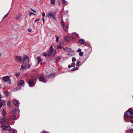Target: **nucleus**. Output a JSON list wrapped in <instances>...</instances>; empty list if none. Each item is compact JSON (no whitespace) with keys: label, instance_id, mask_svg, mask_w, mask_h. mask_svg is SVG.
Listing matches in <instances>:
<instances>
[{"label":"nucleus","instance_id":"a878e982","mask_svg":"<svg viewBox=\"0 0 133 133\" xmlns=\"http://www.w3.org/2000/svg\"><path fill=\"white\" fill-rule=\"evenodd\" d=\"M57 48L58 49H62V47L61 46L60 44H58L57 46Z\"/></svg>","mask_w":133,"mask_h":133},{"label":"nucleus","instance_id":"f8f14e48","mask_svg":"<svg viewBox=\"0 0 133 133\" xmlns=\"http://www.w3.org/2000/svg\"><path fill=\"white\" fill-rule=\"evenodd\" d=\"M62 57V56H59L55 59H54V61L55 62H56L57 61H58Z\"/></svg>","mask_w":133,"mask_h":133},{"label":"nucleus","instance_id":"423d86ee","mask_svg":"<svg viewBox=\"0 0 133 133\" xmlns=\"http://www.w3.org/2000/svg\"><path fill=\"white\" fill-rule=\"evenodd\" d=\"M78 35L76 33H73L71 36V38L73 39H76L78 36Z\"/></svg>","mask_w":133,"mask_h":133},{"label":"nucleus","instance_id":"58836bf2","mask_svg":"<svg viewBox=\"0 0 133 133\" xmlns=\"http://www.w3.org/2000/svg\"><path fill=\"white\" fill-rule=\"evenodd\" d=\"M76 60V58L75 57L72 58V61L73 62H74Z\"/></svg>","mask_w":133,"mask_h":133},{"label":"nucleus","instance_id":"9d476101","mask_svg":"<svg viewBox=\"0 0 133 133\" xmlns=\"http://www.w3.org/2000/svg\"><path fill=\"white\" fill-rule=\"evenodd\" d=\"M55 14V13L54 12H49L47 15V17L48 18H50L51 17H52Z\"/></svg>","mask_w":133,"mask_h":133},{"label":"nucleus","instance_id":"13d9d810","mask_svg":"<svg viewBox=\"0 0 133 133\" xmlns=\"http://www.w3.org/2000/svg\"><path fill=\"white\" fill-rule=\"evenodd\" d=\"M8 14V13H7L5 15L4 17H3V18H4L5 17L6 15H7Z\"/></svg>","mask_w":133,"mask_h":133},{"label":"nucleus","instance_id":"a19ab883","mask_svg":"<svg viewBox=\"0 0 133 133\" xmlns=\"http://www.w3.org/2000/svg\"><path fill=\"white\" fill-rule=\"evenodd\" d=\"M75 63L74 62H73L71 64V65L72 66V67H74L75 66Z\"/></svg>","mask_w":133,"mask_h":133},{"label":"nucleus","instance_id":"3c124183","mask_svg":"<svg viewBox=\"0 0 133 133\" xmlns=\"http://www.w3.org/2000/svg\"><path fill=\"white\" fill-rule=\"evenodd\" d=\"M55 14L52 17L55 20H56V19L55 18Z\"/></svg>","mask_w":133,"mask_h":133},{"label":"nucleus","instance_id":"37998d69","mask_svg":"<svg viewBox=\"0 0 133 133\" xmlns=\"http://www.w3.org/2000/svg\"><path fill=\"white\" fill-rule=\"evenodd\" d=\"M32 14H34V15H35V14H34L32 12H30L29 13V15L30 16H31Z\"/></svg>","mask_w":133,"mask_h":133},{"label":"nucleus","instance_id":"f3484780","mask_svg":"<svg viewBox=\"0 0 133 133\" xmlns=\"http://www.w3.org/2000/svg\"><path fill=\"white\" fill-rule=\"evenodd\" d=\"M28 84L29 86H32L34 85V83L32 81L30 80L28 81Z\"/></svg>","mask_w":133,"mask_h":133},{"label":"nucleus","instance_id":"c756f323","mask_svg":"<svg viewBox=\"0 0 133 133\" xmlns=\"http://www.w3.org/2000/svg\"><path fill=\"white\" fill-rule=\"evenodd\" d=\"M16 111L17 110L16 109H15L13 110L12 113L13 114H16Z\"/></svg>","mask_w":133,"mask_h":133},{"label":"nucleus","instance_id":"412c9836","mask_svg":"<svg viewBox=\"0 0 133 133\" xmlns=\"http://www.w3.org/2000/svg\"><path fill=\"white\" fill-rule=\"evenodd\" d=\"M39 80L42 82H43V81L45 80V78L43 76H40Z\"/></svg>","mask_w":133,"mask_h":133},{"label":"nucleus","instance_id":"0e129e2a","mask_svg":"<svg viewBox=\"0 0 133 133\" xmlns=\"http://www.w3.org/2000/svg\"><path fill=\"white\" fill-rule=\"evenodd\" d=\"M1 88V85H0V88Z\"/></svg>","mask_w":133,"mask_h":133},{"label":"nucleus","instance_id":"ea45409f","mask_svg":"<svg viewBox=\"0 0 133 133\" xmlns=\"http://www.w3.org/2000/svg\"><path fill=\"white\" fill-rule=\"evenodd\" d=\"M42 16H43L42 17L44 18L45 15V14L44 12H43L42 14Z\"/></svg>","mask_w":133,"mask_h":133},{"label":"nucleus","instance_id":"1a4fd4ad","mask_svg":"<svg viewBox=\"0 0 133 133\" xmlns=\"http://www.w3.org/2000/svg\"><path fill=\"white\" fill-rule=\"evenodd\" d=\"M13 103L16 107H18L19 106V103L16 100H14L13 101Z\"/></svg>","mask_w":133,"mask_h":133},{"label":"nucleus","instance_id":"f03ea898","mask_svg":"<svg viewBox=\"0 0 133 133\" xmlns=\"http://www.w3.org/2000/svg\"><path fill=\"white\" fill-rule=\"evenodd\" d=\"M5 123H10V121L9 118L6 117L1 118L0 120V123L2 124Z\"/></svg>","mask_w":133,"mask_h":133},{"label":"nucleus","instance_id":"c9c22d12","mask_svg":"<svg viewBox=\"0 0 133 133\" xmlns=\"http://www.w3.org/2000/svg\"><path fill=\"white\" fill-rule=\"evenodd\" d=\"M61 24L62 25V26H64V25H65V24L64 23V21L63 19H62L61 21Z\"/></svg>","mask_w":133,"mask_h":133},{"label":"nucleus","instance_id":"9b49d317","mask_svg":"<svg viewBox=\"0 0 133 133\" xmlns=\"http://www.w3.org/2000/svg\"><path fill=\"white\" fill-rule=\"evenodd\" d=\"M37 59L38 63L40 64V65H41L42 63V60L39 57H37Z\"/></svg>","mask_w":133,"mask_h":133},{"label":"nucleus","instance_id":"c03bdc74","mask_svg":"<svg viewBox=\"0 0 133 133\" xmlns=\"http://www.w3.org/2000/svg\"><path fill=\"white\" fill-rule=\"evenodd\" d=\"M130 121L131 123H133V116L131 118Z\"/></svg>","mask_w":133,"mask_h":133},{"label":"nucleus","instance_id":"5fc2aeb1","mask_svg":"<svg viewBox=\"0 0 133 133\" xmlns=\"http://www.w3.org/2000/svg\"><path fill=\"white\" fill-rule=\"evenodd\" d=\"M42 21L43 23V24H44V18L43 17H42Z\"/></svg>","mask_w":133,"mask_h":133},{"label":"nucleus","instance_id":"49530a36","mask_svg":"<svg viewBox=\"0 0 133 133\" xmlns=\"http://www.w3.org/2000/svg\"><path fill=\"white\" fill-rule=\"evenodd\" d=\"M59 38L58 37H57L56 38V42H58L59 40Z\"/></svg>","mask_w":133,"mask_h":133},{"label":"nucleus","instance_id":"7c9ffc66","mask_svg":"<svg viewBox=\"0 0 133 133\" xmlns=\"http://www.w3.org/2000/svg\"><path fill=\"white\" fill-rule=\"evenodd\" d=\"M12 132L13 133H17V130L14 129H12Z\"/></svg>","mask_w":133,"mask_h":133},{"label":"nucleus","instance_id":"2f4dec72","mask_svg":"<svg viewBox=\"0 0 133 133\" xmlns=\"http://www.w3.org/2000/svg\"><path fill=\"white\" fill-rule=\"evenodd\" d=\"M6 111H5V110H4L2 111V114H3V116H5L6 115Z\"/></svg>","mask_w":133,"mask_h":133},{"label":"nucleus","instance_id":"e433bc0d","mask_svg":"<svg viewBox=\"0 0 133 133\" xmlns=\"http://www.w3.org/2000/svg\"><path fill=\"white\" fill-rule=\"evenodd\" d=\"M62 2L63 3L65 4L66 3V2L65 0H62Z\"/></svg>","mask_w":133,"mask_h":133},{"label":"nucleus","instance_id":"4468645a","mask_svg":"<svg viewBox=\"0 0 133 133\" xmlns=\"http://www.w3.org/2000/svg\"><path fill=\"white\" fill-rule=\"evenodd\" d=\"M126 111H128V113L132 115L133 114V109L132 108H129Z\"/></svg>","mask_w":133,"mask_h":133},{"label":"nucleus","instance_id":"cd10ccee","mask_svg":"<svg viewBox=\"0 0 133 133\" xmlns=\"http://www.w3.org/2000/svg\"><path fill=\"white\" fill-rule=\"evenodd\" d=\"M78 69V68L77 67H76V68H74L72 69L71 70V71H75L77 70Z\"/></svg>","mask_w":133,"mask_h":133},{"label":"nucleus","instance_id":"f704fd0d","mask_svg":"<svg viewBox=\"0 0 133 133\" xmlns=\"http://www.w3.org/2000/svg\"><path fill=\"white\" fill-rule=\"evenodd\" d=\"M127 131H129V133H132L133 132V130L132 129H130L128 130Z\"/></svg>","mask_w":133,"mask_h":133},{"label":"nucleus","instance_id":"603ef678","mask_svg":"<svg viewBox=\"0 0 133 133\" xmlns=\"http://www.w3.org/2000/svg\"><path fill=\"white\" fill-rule=\"evenodd\" d=\"M71 66H72L71 65H68V68H71Z\"/></svg>","mask_w":133,"mask_h":133},{"label":"nucleus","instance_id":"bf43d9fd","mask_svg":"<svg viewBox=\"0 0 133 133\" xmlns=\"http://www.w3.org/2000/svg\"><path fill=\"white\" fill-rule=\"evenodd\" d=\"M41 133H45V132L44 131H43L41 132Z\"/></svg>","mask_w":133,"mask_h":133},{"label":"nucleus","instance_id":"4c0bfd02","mask_svg":"<svg viewBox=\"0 0 133 133\" xmlns=\"http://www.w3.org/2000/svg\"><path fill=\"white\" fill-rule=\"evenodd\" d=\"M83 54V53L82 52H81L79 53V55L80 56H82Z\"/></svg>","mask_w":133,"mask_h":133},{"label":"nucleus","instance_id":"a211bd4d","mask_svg":"<svg viewBox=\"0 0 133 133\" xmlns=\"http://www.w3.org/2000/svg\"><path fill=\"white\" fill-rule=\"evenodd\" d=\"M63 26L64 30L65 31H67L68 30V27L67 25L65 24V25Z\"/></svg>","mask_w":133,"mask_h":133},{"label":"nucleus","instance_id":"ddd939ff","mask_svg":"<svg viewBox=\"0 0 133 133\" xmlns=\"http://www.w3.org/2000/svg\"><path fill=\"white\" fill-rule=\"evenodd\" d=\"M22 16V14H19L16 16L15 18L16 20H18Z\"/></svg>","mask_w":133,"mask_h":133},{"label":"nucleus","instance_id":"7ed1b4c3","mask_svg":"<svg viewBox=\"0 0 133 133\" xmlns=\"http://www.w3.org/2000/svg\"><path fill=\"white\" fill-rule=\"evenodd\" d=\"M128 111H126L124 113V119L125 121L127 122L129 121V120L126 118H130L131 116L132 115L128 113Z\"/></svg>","mask_w":133,"mask_h":133},{"label":"nucleus","instance_id":"2eb2a0df","mask_svg":"<svg viewBox=\"0 0 133 133\" xmlns=\"http://www.w3.org/2000/svg\"><path fill=\"white\" fill-rule=\"evenodd\" d=\"M64 39L66 42H69L70 40V38L69 36H66L64 37Z\"/></svg>","mask_w":133,"mask_h":133},{"label":"nucleus","instance_id":"09e8293b","mask_svg":"<svg viewBox=\"0 0 133 133\" xmlns=\"http://www.w3.org/2000/svg\"><path fill=\"white\" fill-rule=\"evenodd\" d=\"M16 76L17 77H18L19 76V74L18 73H16Z\"/></svg>","mask_w":133,"mask_h":133},{"label":"nucleus","instance_id":"8fccbe9b","mask_svg":"<svg viewBox=\"0 0 133 133\" xmlns=\"http://www.w3.org/2000/svg\"><path fill=\"white\" fill-rule=\"evenodd\" d=\"M40 19H37L34 22V23H35L37 21H39L40 20Z\"/></svg>","mask_w":133,"mask_h":133},{"label":"nucleus","instance_id":"0eeeda50","mask_svg":"<svg viewBox=\"0 0 133 133\" xmlns=\"http://www.w3.org/2000/svg\"><path fill=\"white\" fill-rule=\"evenodd\" d=\"M18 85L19 86H21L22 87H24V81L22 80L18 82Z\"/></svg>","mask_w":133,"mask_h":133},{"label":"nucleus","instance_id":"20e7f679","mask_svg":"<svg viewBox=\"0 0 133 133\" xmlns=\"http://www.w3.org/2000/svg\"><path fill=\"white\" fill-rule=\"evenodd\" d=\"M56 52L55 50L54 49L52 46H51L49 50V54L50 55L52 56H54L55 55Z\"/></svg>","mask_w":133,"mask_h":133},{"label":"nucleus","instance_id":"6e6d98bb","mask_svg":"<svg viewBox=\"0 0 133 133\" xmlns=\"http://www.w3.org/2000/svg\"><path fill=\"white\" fill-rule=\"evenodd\" d=\"M31 10L33 11H34V12H36V11H35V10H33V9H31Z\"/></svg>","mask_w":133,"mask_h":133},{"label":"nucleus","instance_id":"72a5a7b5","mask_svg":"<svg viewBox=\"0 0 133 133\" xmlns=\"http://www.w3.org/2000/svg\"><path fill=\"white\" fill-rule=\"evenodd\" d=\"M55 0H51V3L52 4L54 5L55 4Z\"/></svg>","mask_w":133,"mask_h":133},{"label":"nucleus","instance_id":"b1692460","mask_svg":"<svg viewBox=\"0 0 133 133\" xmlns=\"http://www.w3.org/2000/svg\"><path fill=\"white\" fill-rule=\"evenodd\" d=\"M55 75V73H51L49 75V77H53Z\"/></svg>","mask_w":133,"mask_h":133},{"label":"nucleus","instance_id":"de8ad7c7","mask_svg":"<svg viewBox=\"0 0 133 133\" xmlns=\"http://www.w3.org/2000/svg\"><path fill=\"white\" fill-rule=\"evenodd\" d=\"M77 51L78 52H81V49H78Z\"/></svg>","mask_w":133,"mask_h":133},{"label":"nucleus","instance_id":"aec40b11","mask_svg":"<svg viewBox=\"0 0 133 133\" xmlns=\"http://www.w3.org/2000/svg\"><path fill=\"white\" fill-rule=\"evenodd\" d=\"M9 126H6V130H7L9 131H10L11 130V128L10 126L9 125H10L8 124Z\"/></svg>","mask_w":133,"mask_h":133},{"label":"nucleus","instance_id":"864d4df0","mask_svg":"<svg viewBox=\"0 0 133 133\" xmlns=\"http://www.w3.org/2000/svg\"><path fill=\"white\" fill-rule=\"evenodd\" d=\"M43 55L45 56H47V54L46 53H44Z\"/></svg>","mask_w":133,"mask_h":133},{"label":"nucleus","instance_id":"a18cd8bd","mask_svg":"<svg viewBox=\"0 0 133 133\" xmlns=\"http://www.w3.org/2000/svg\"><path fill=\"white\" fill-rule=\"evenodd\" d=\"M3 105V103L2 102H0V108H1Z\"/></svg>","mask_w":133,"mask_h":133},{"label":"nucleus","instance_id":"393cba45","mask_svg":"<svg viewBox=\"0 0 133 133\" xmlns=\"http://www.w3.org/2000/svg\"><path fill=\"white\" fill-rule=\"evenodd\" d=\"M10 118L12 119H16V117L15 116L12 115L10 116Z\"/></svg>","mask_w":133,"mask_h":133},{"label":"nucleus","instance_id":"4be33fe9","mask_svg":"<svg viewBox=\"0 0 133 133\" xmlns=\"http://www.w3.org/2000/svg\"><path fill=\"white\" fill-rule=\"evenodd\" d=\"M6 126H5L4 125H2L1 126V128L3 130H6Z\"/></svg>","mask_w":133,"mask_h":133},{"label":"nucleus","instance_id":"f257e3e1","mask_svg":"<svg viewBox=\"0 0 133 133\" xmlns=\"http://www.w3.org/2000/svg\"><path fill=\"white\" fill-rule=\"evenodd\" d=\"M29 61V59L28 56L26 55H24L23 62L20 69L21 71H23L29 68L30 65Z\"/></svg>","mask_w":133,"mask_h":133},{"label":"nucleus","instance_id":"6e6552de","mask_svg":"<svg viewBox=\"0 0 133 133\" xmlns=\"http://www.w3.org/2000/svg\"><path fill=\"white\" fill-rule=\"evenodd\" d=\"M63 49L65 51L67 52H70L72 51V50L71 49L67 47L63 48Z\"/></svg>","mask_w":133,"mask_h":133},{"label":"nucleus","instance_id":"680f3d73","mask_svg":"<svg viewBox=\"0 0 133 133\" xmlns=\"http://www.w3.org/2000/svg\"><path fill=\"white\" fill-rule=\"evenodd\" d=\"M1 56V53H0V56Z\"/></svg>","mask_w":133,"mask_h":133},{"label":"nucleus","instance_id":"4d7b16f0","mask_svg":"<svg viewBox=\"0 0 133 133\" xmlns=\"http://www.w3.org/2000/svg\"><path fill=\"white\" fill-rule=\"evenodd\" d=\"M18 88H16L15 89V90H16V91L17 90H18Z\"/></svg>","mask_w":133,"mask_h":133},{"label":"nucleus","instance_id":"dca6fc26","mask_svg":"<svg viewBox=\"0 0 133 133\" xmlns=\"http://www.w3.org/2000/svg\"><path fill=\"white\" fill-rule=\"evenodd\" d=\"M16 59L17 61H20L22 60V58L20 56H17L16 57Z\"/></svg>","mask_w":133,"mask_h":133},{"label":"nucleus","instance_id":"5701e85b","mask_svg":"<svg viewBox=\"0 0 133 133\" xmlns=\"http://www.w3.org/2000/svg\"><path fill=\"white\" fill-rule=\"evenodd\" d=\"M11 105V102L9 101H8L7 102V106L8 107H10Z\"/></svg>","mask_w":133,"mask_h":133},{"label":"nucleus","instance_id":"6ab92c4d","mask_svg":"<svg viewBox=\"0 0 133 133\" xmlns=\"http://www.w3.org/2000/svg\"><path fill=\"white\" fill-rule=\"evenodd\" d=\"M85 41L83 39H81L79 41V43L81 44H84V43Z\"/></svg>","mask_w":133,"mask_h":133},{"label":"nucleus","instance_id":"e2e57ef3","mask_svg":"<svg viewBox=\"0 0 133 133\" xmlns=\"http://www.w3.org/2000/svg\"><path fill=\"white\" fill-rule=\"evenodd\" d=\"M127 133H129V131H127Z\"/></svg>","mask_w":133,"mask_h":133},{"label":"nucleus","instance_id":"79ce46f5","mask_svg":"<svg viewBox=\"0 0 133 133\" xmlns=\"http://www.w3.org/2000/svg\"><path fill=\"white\" fill-rule=\"evenodd\" d=\"M28 31L29 32H31L32 31V29H31V28H29L28 29Z\"/></svg>","mask_w":133,"mask_h":133},{"label":"nucleus","instance_id":"c85d7f7f","mask_svg":"<svg viewBox=\"0 0 133 133\" xmlns=\"http://www.w3.org/2000/svg\"><path fill=\"white\" fill-rule=\"evenodd\" d=\"M80 63H81V62L80 61H77L76 64V66H79V65H81V64H79Z\"/></svg>","mask_w":133,"mask_h":133},{"label":"nucleus","instance_id":"052dcab7","mask_svg":"<svg viewBox=\"0 0 133 133\" xmlns=\"http://www.w3.org/2000/svg\"><path fill=\"white\" fill-rule=\"evenodd\" d=\"M3 103H5V100L3 101Z\"/></svg>","mask_w":133,"mask_h":133},{"label":"nucleus","instance_id":"473e14b6","mask_svg":"<svg viewBox=\"0 0 133 133\" xmlns=\"http://www.w3.org/2000/svg\"><path fill=\"white\" fill-rule=\"evenodd\" d=\"M72 51L71 52H68L67 54L69 56H71L72 55Z\"/></svg>","mask_w":133,"mask_h":133},{"label":"nucleus","instance_id":"39448f33","mask_svg":"<svg viewBox=\"0 0 133 133\" xmlns=\"http://www.w3.org/2000/svg\"><path fill=\"white\" fill-rule=\"evenodd\" d=\"M2 79L5 82H8L9 84H11L10 79L8 76H4L2 78Z\"/></svg>","mask_w":133,"mask_h":133},{"label":"nucleus","instance_id":"bb28decb","mask_svg":"<svg viewBox=\"0 0 133 133\" xmlns=\"http://www.w3.org/2000/svg\"><path fill=\"white\" fill-rule=\"evenodd\" d=\"M4 95L6 96H8V95L9 93L8 91H4Z\"/></svg>","mask_w":133,"mask_h":133}]
</instances>
